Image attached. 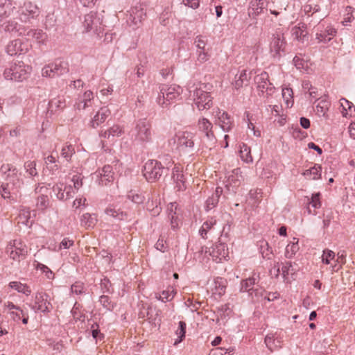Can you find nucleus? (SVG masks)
I'll return each mask as SVG.
<instances>
[{"label":"nucleus","instance_id":"1","mask_svg":"<svg viewBox=\"0 0 355 355\" xmlns=\"http://www.w3.org/2000/svg\"><path fill=\"white\" fill-rule=\"evenodd\" d=\"M143 175L149 182H155L162 176H167L169 173V167L164 166L157 160L150 159L144 166Z\"/></svg>","mask_w":355,"mask_h":355},{"label":"nucleus","instance_id":"2","mask_svg":"<svg viewBox=\"0 0 355 355\" xmlns=\"http://www.w3.org/2000/svg\"><path fill=\"white\" fill-rule=\"evenodd\" d=\"M132 137L141 143H148L152 141V125L146 118L135 121L134 128L131 130Z\"/></svg>","mask_w":355,"mask_h":355},{"label":"nucleus","instance_id":"3","mask_svg":"<svg viewBox=\"0 0 355 355\" xmlns=\"http://www.w3.org/2000/svg\"><path fill=\"white\" fill-rule=\"evenodd\" d=\"M212 123L206 118H202L198 120V128L200 132L204 134L201 138L202 147L211 149L214 146L216 138L212 130Z\"/></svg>","mask_w":355,"mask_h":355},{"label":"nucleus","instance_id":"4","mask_svg":"<svg viewBox=\"0 0 355 355\" xmlns=\"http://www.w3.org/2000/svg\"><path fill=\"white\" fill-rule=\"evenodd\" d=\"M182 92L181 87L176 85H162L157 98V103L162 107H167L174 99L178 98Z\"/></svg>","mask_w":355,"mask_h":355},{"label":"nucleus","instance_id":"5","mask_svg":"<svg viewBox=\"0 0 355 355\" xmlns=\"http://www.w3.org/2000/svg\"><path fill=\"white\" fill-rule=\"evenodd\" d=\"M254 83L257 85V90L259 96L268 98L275 91V87L269 80V75L267 72L263 71L254 77Z\"/></svg>","mask_w":355,"mask_h":355},{"label":"nucleus","instance_id":"6","mask_svg":"<svg viewBox=\"0 0 355 355\" xmlns=\"http://www.w3.org/2000/svg\"><path fill=\"white\" fill-rule=\"evenodd\" d=\"M83 26L87 32L93 31L99 35L103 31V16L97 12H90L85 15Z\"/></svg>","mask_w":355,"mask_h":355},{"label":"nucleus","instance_id":"7","mask_svg":"<svg viewBox=\"0 0 355 355\" xmlns=\"http://www.w3.org/2000/svg\"><path fill=\"white\" fill-rule=\"evenodd\" d=\"M69 64L63 60H58L50 64L42 69V76L54 78L66 74L69 72Z\"/></svg>","mask_w":355,"mask_h":355},{"label":"nucleus","instance_id":"8","mask_svg":"<svg viewBox=\"0 0 355 355\" xmlns=\"http://www.w3.org/2000/svg\"><path fill=\"white\" fill-rule=\"evenodd\" d=\"M25 67L23 62L14 64L4 70V78L7 80L22 81L27 78V71Z\"/></svg>","mask_w":355,"mask_h":355},{"label":"nucleus","instance_id":"9","mask_svg":"<svg viewBox=\"0 0 355 355\" xmlns=\"http://www.w3.org/2000/svg\"><path fill=\"white\" fill-rule=\"evenodd\" d=\"M286 46V42L282 33L276 32L272 35L270 50L272 57L279 58L282 53L285 52Z\"/></svg>","mask_w":355,"mask_h":355},{"label":"nucleus","instance_id":"10","mask_svg":"<svg viewBox=\"0 0 355 355\" xmlns=\"http://www.w3.org/2000/svg\"><path fill=\"white\" fill-rule=\"evenodd\" d=\"M34 306H31V309L35 311H40L44 314H48L53 309V306L50 302V296L46 293L37 292L35 297Z\"/></svg>","mask_w":355,"mask_h":355},{"label":"nucleus","instance_id":"11","mask_svg":"<svg viewBox=\"0 0 355 355\" xmlns=\"http://www.w3.org/2000/svg\"><path fill=\"white\" fill-rule=\"evenodd\" d=\"M193 96L194 103L199 110L209 109L213 105V97L201 87L195 89Z\"/></svg>","mask_w":355,"mask_h":355},{"label":"nucleus","instance_id":"12","mask_svg":"<svg viewBox=\"0 0 355 355\" xmlns=\"http://www.w3.org/2000/svg\"><path fill=\"white\" fill-rule=\"evenodd\" d=\"M31 44L28 42H23L20 39H16L9 42L6 46V51L10 55H22L26 53Z\"/></svg>","mask_w":355,"mask_h":355},{"label":"nucleus","instance_id":"13","mask_svg":"<svg viewBox=\"0 0 355 355\" xmlns=\"http://www.w3.org/2000/svg\"><path fill=\"white\" fill-rule=\"evenodd\" d=\"M20 187H15L8 182H3L0 187V193L1 196L8 200L10 203H14L17 201Z\"/></svg>","mask_w":355,"mask_h":355},{"label":"nucleus","instance_id":"14","mask_svg":"<svg viewBox=\"0 0 355 355\" xmlns=\"http://www.w3.org/2000/svg\"><path fill=\"white\" fill-rule=\"evenodd\" d=\"M194 134L191 132H184L178 137V145L179 148L187 153H192L194 148Z\"/></svg>","mask_w":355,"mask_h":355},{"label":"nucleus","instance_id":"15","mask_svg":"<svg viewBox=\"0 0 355 355\" xmlns=\"http://www.w3.org/2000/svg\"><path fill=\"white\" fill-rule=\"evenodd\" d=\"M209 254L216 262H220L222 259L228 257V248L225 243L219 241L211 248Z\"/></svg>","mask_w":355,"mask_h":355},{"label":"nucleus","instance_id":"16","mask_svg":"<svg viewBox=\"0 0 355 355\" xmlns=\"http://www.w3.org/2000/svg\"><path fill=\"white\" fill-rule=\"evenodd\" d=\"M291 35L294 40H296L302 43L308 42L309 36L306 25L304 23L299 24L291 29Z\"/></svg>","mask_w":355,"mask_h":355},{"label":"nucleus","instance_id":"17","mask_svg":"<svg viewBox=\"0 0 355 355\" xmlns=\"http://www.w3.org/2000/svg\"><path fill=\"white\" fill-rule=\"evenodd\" d=\"M172 179L175 183L177 191H183L187 189L185 178L179 166H174L172 171Z\"/></svg>","mask_w":355,"mask_h":355},{"label":"nucleus","instance_id":"18","mask_svg":"<svg viewBox=\"0 0 355 355\" xmlns=\"http://www.w3.org/2000/svg\"><path fill=\"white\" fill-rule=\"evenodd\" d=\"M260 280V274L259 272H253L252 277L245 279H242L240 286V292H250L253 290V286L259 284Z\"/></svg>","mask_w":355,"mask_h":355},{"label":"nucleus","instance_id":"19","mask_svg":"<svg viewBox=\"0 0 355 355\" xmlns=\"http://www.w3.org/2000/svg\"><path fill=\"white\" fill-rule=\"evenodd\" d=\"M266 3V0H252L248 8L249 17L255 19L263 12Z\"/></svg>","mask_w":355,"mask_h":355},{"label":"nucleus","instance_id":"20","mask_svg":"<svg viewBox=\"0 0 355 355\" xmlns=\"http://www.w3.org/2000/svg\"><path fill=\"white\" fill-rule=\"evenodd\" d=\"M110 114L111 112L107 107H101L90 121V126L96 128L106 120Z\"/></svg>","mask_w":355,"mask_h":355},{"label":"nucleus","instance_id":"21","mask_svg":"<svg viewBox=\"0 0 355 355\" xmlns=\"http://www.w3.org/2000/svg\"><path fill=\"white\" fill-rule=\"evenodd\" d=\"M105 214L116 220H123L127 217V213L113 205H110L105 209Z\"/></svg>","mask_w":355,"mask_h":355},{"label":"nucleus","instance_id":"22","mask_svg":"<svg viewBox=\"0 0 355 355\" xmlns=\"http://www.w3.org/2000/svg\"><path fill=\"white\" fill-rule=\"evenodd\" d=\"M223 193V189L220 187L216 188L214 193L208 198L205 202L206 211H209L213 208L216 207L218 203L220 195Z\"/></svg>","mask_w":355,"mask_h":355},{"label":"nucleus","instance_id":"23","mask_svg":"<svg viewBox=\"0 0 355 355\" xmlns=\"http://www.w3.org/2000/svg\"><path fill=\"white\" fill-rule=\"evenodd\" d=\"M113 175L112 167L110 165L104 166L100 173L101 178L99 184L101 185H107L109 182H112L114 180Z\"/></svg>","mask_w":355,"mask_h":355},{"label":"nucleus","instance_id":"24","mask_svg":"<svg viewBox=\"0 0 355 355\" xmlns=\"http://www.w3.org/2000/svg\"><path fill=\"white\" fill-rule=\"evenodd\" d=\"M23 31L24 35L28 36V37L35 39V40L39 43H44L47 37V35L45 33L43 32L42 30L29 29L26 31L25 28H23Z\"/></svg>","mask_w":355,"mask_h":355},{"label":"nucleus","instance_id":"25","mask_svg":"<svg viewBox=\"0 0 355 355\" xmlns=\"http://www.w3.org/2000/svg\"><path fill=\"white\" fill-rule=\"evenodd\" d=\"M45 164L46 168L52 175L56 174L60 169V166L58 164L59 160L53 155H49L45 159Z\"/></svg>","mask_w":355,"mask_h":355},{"label":"nucleus","instance_id":"26","mask_svg":"<svg viewBox=\"0 0 355 355\" xmlns=\"http://www.w3.org/2000/svg\"><path fill=\"white\" fill-rule=\"evenodd\" d=\"M265 343L268 349L273 352L274 350L281 347V338L275 337V334H269L265 338Z\"/></svg>","mask_w":355,"mask_h":355},{"label":"nucleus","instance_id":"27","mask_svg":"<svg viewBox=\"0 0 355 355\" xmlns=\"http://www.w3.org/2000/svg\"><path fill=\"white\" fill-rule=\"evenodd\" d=\"M15 7L9 0H0V21L11 15Z\"/></svg>","mask_w":355,"mask_h":355},{"label":"nucleus","instance_id":"28","mask_svg":"<svg viewBox=\"0 0 355 355\" xmlns=\"http://www.w3.org/2000/svg\"><path fill=\"white\" fill-rule=\"evenodd\" d=\"M257 245L263 259H266L268 260L272 259L273 255L272 250L267 241L261 240L258 242Z\"/></svg>","mask_w":355,"mask_h":355},{"label":"nucleus","instance_id":"29","mask_svg":"<svg viewBox=\"0 0 355 355\" xmlns=\"http://www.w3.org/2000/svg\"><path fill=\"white\" fill-rule=\"evenodd\" d=\"M336 33V31L334 28L328 27L325 30H320V33H316V39L319 42L327 43L331 38L329 36H334Z\"/></svg>","mask_w":355,"mask_h":355},{"label":"nucleus","instance_id":"30","mask_svg":"<svg viewBox=\"0 0 355 355\" xmlns=\"http://www.w3.org/2000/svg\"><path fill=\"white\" fill-rule=\"evenodd\" d=\"M218 123L221 127V128L226 132L230 131L232 127L231 118L230 115L225 112H223L221 114L218 115Z\"/></svg>","mask_w":355,"mask_h":355},{"label":"nucleus","instance_id":"31","mask_svg":"<svg viewBox=\"0 0 355 355\" xmlns=\"http://www.w3.org/2000/svg\"><path fill=\"white\" fill-rule=\"evenodd\" d=\"M66 107V101L63 97H58L51 100L49 102V112L51 113Z\"/></svg>","mask_w":355,"mask_h":355},{"label":"nucleus","instance_id":"32","mask_svg":"<svg viewBox=\"0 0 355 355\" xmlns=\"http://www.w3.org/2000/svg\"><path fill=\"white\" fill-rule=\"evenodd\" d=\"M322 166L320 164H315L313 167L306 170L303 175L312 180H318L321 178Z\"/></svg>","mask_w":355,"mask_h":355},{"label":"nucleus","instance_id":"33","mask_svg":"<svg viewBox=\"0 0 355 355\" xmlns=\"http://www.w3.org/2000/svg\"><path fill=\"white\" fill-rule=\"evenodd\" d=\"M3 30L6 32L19 33V35L23 34V28L21 26L15 21H8L3 24Z\"/></svg>","mask_w":355,"mask_h":355},{"label":"nucleus","instance_id":"34","mask_svg":"<svg viewBox=\"0 0 355 355\" xmlns=\"http://www.w3.org/2000/svg\"><path fill=\"white\" fill-rule=\"evenodd\" d=\"M239 148V154L241 159L246 163H252L253 162V159L251 155L250 148L245 143L240 144Z\"/></svg>","mask_w":355,"mask_h":355},{"label":"nucleus","instance_id":"35","mask_svg":"<svg viewBox=\"0 0 355 355\" xmlns=\"http://www.w3.org/2000/svg\"><path fill=\"white\" fill-rule=\"evenodd\" d=\"M9 287L12 289H15L19 293H21L26 296H28L31 293V289L29 286L26 284H22L20 282H10L9 283Z\"/></svg>","mask_w":355,"mask_h":355},{"label":"nucleus","instance_id":"36","mask_svg":"<svg viewBox=\"0 0 355 355\" xmlns=\"http://www.w3.org/2000/svg\"><path fill=\"white\" fill-rule=\"evenodd\" d=\"M0 172L3 178H10L18 173L17 168L11 164H3L0 168Z\"/></svg>","mask_w":355,"mask_h":355},{"label":"nucleus","instance_id":"37","mask_svg":"<svg viewBox=\"0 0 355 355\" xmlns=\"http://www.w3.org/2000/svg\"><path fill=\"white\" fill-rule=\"evenodd\" d=\"M97 222V219L95 216H93L89 213L83 214L80 218L81 225L86 227H94Z\"/></svg>","mask_w":355,"mask_h":355},{"label":"nucleus","instance_id":"38","mask_svg":"<svg viewBox=\"0 0 355 355\" xmlns=\"http://www.w3.org/2000/svg\"><path fill=\"white\" fill-rule=\"evenodd\" d=\"M235 82L234 83V87L236 89H240L244 85H248L249 83V79L246 70H243L239 76L237 77V75L235 76Z\"/></svg>","mask_w":355,"mask_h":355},{"label":"nucleus","instance_id":"39","mask_svg":"<svg viewBox=\"0 0 355 355\" xmlns=\"http://www.w3.org/2000/svg\"><path fill=\"white\" fill-rule=\"evenodd\" d=\"M298 239L293 238V241L287 245L285 251V257L291 258L299 250Z\"/></svg>","mask_w":355,"mask_h":355},{"label":"nucleus","instance_id":"40","mask_svg":"<svg viewBox=\"0 0 355 355\" xmlns=\"http://www.w3.org/2000/svg\"><path fill=\"white\" fill-rule=\"evenodd\" d=\"M159 311L152 309L151 308L148 309L146 317L147 320L152 325L156 326L157 324L159 325V322L161 321L160 318H158L159 315Z\"/></svg>","mask_w":355,"mask_h":355},{"label":"nucleus","instance_id":"41","mask_svg":"<svg viewBox=\"0 0 355 355\" xmlns=\"http://www.w3.org/2000/svg\"><path fill=\"white\" fill-rule=\"evenodd\" d=\"M127 197L129 200L137 204H141L145 200V196L139 191L131 190L129 191Z\"/></svg>","mask_w":355,"mask_h":355},{"label":"nucleus","instance_id":"42","mask_svg":"<svg viewBox=\"0 0 355 355\" xmlns=\"http://www.w3.org/2000/svg\"><path fill=\"white\" fill-rule=\"evenodd\" d=\"M146 17V13L143 9H137V8L132 10L130 14V19L132 21L137 25L138 23H141Z\"/></svg>","mask_w":355,"mask_h":355},{"label":"nucleus","instance_id":"43","mask_svg":"<svg viewBox=\"0 0 355 355\" xmlns=\"http://www.w3.org/2000/svg\"><path fill=\"white\" fill-rule=\"evenodd\" d=\"M320 11V6L314 3L313 0H309L308 3L304 6V12L308 16H311L314 13Z\"/></svg>","mask_w":355,"mask_h":355},{"label":"nucleus","instance_id":"44","mask_svg":"<svg viewBox=\"0 0 355 355\" xmlns=\"http://www.w3.org/2000/svg\"><path fill=\"white\" fill-rule=\"evenodd\" d=\"M53 191L56 194L57 198L60 200H67L70 197V192L67 191L64 192V189H63V184L60 185L55 184L53 187Z\"/></svg>","mask_w":355,"mask_h":355},{"label":"nucleus","instance_id":"45","mask_svg":"<svg viewBox=\"0 0 355 355\" xmlns=\"http://www.w3.org/2000/svg\"><path fill=\"white\" fill-rule=\"evenodd\" d=\"M99 302L107 311H112L116 305L114 302L111 300L109 296L105 295L100 297Z\"/></svg>","mask_w":355,"mask_h":355},{"label":"nucleus","instance_id":"46","mask_svg":"<svg viewBox=\"0 0 355 355\" xmlns=\"http://www.w3.org/2000/svg\"><path fill=\"white\" fill-rule=\"evenodd\" d=\"M330 106V102L326 98H322L316 105V112L319 115L325 116Z\"/></svg>","mask_w":355,"mask_h":355},{"label":"nucleus","instance_id":"47","mask_svg":"<svg viewBox=\"0 0 355 355\" xmlns=\"http://www.w3.org/2000/svg\"><path fill=\"white\" fill-rule=\"evenodd\" d=\"M186 322L184 321H180L178 323V329L176 331V334L178 336V339H177L174 345H177L178 343H181L185 338L186 334Z\"/></svg>","mask_w":355,"mask_h":355},{"label":"nucleus","instance_id":"48","mask_svg":"<svg viewBox=\"0 0 355 355\" xmlns=\"http://www.w3.org/2000/svg\"><path fill=\"white\" fill-rule=\"evenodd\" d=\"M215 288L219 295H223L225 293L227 280L224 278L218 277L214 281Z\"/></svg>","mask_w":355,"mask_h":355},{"label":"nucleus","instance_id":"49","mask_svg":"<svg viewBox=\"0 0 355 355\" xmlns=\"http://www.w3.org/2000/svg\"><path fill=\"white\" fill-rule=\"evenodd\" d=\"M216 220H213V218H211L210 220H207L202 224V227L199 230V233L202 238L205 239H207V234L208 231L211 230L214 225L216 224Z\"/></svg>","mask_w":355,"mask_h":355},{"label":"nucleus","instance_id":"50","mask_svg":"<svg viewBox=\"0 0 355 355\" xmlns=\"http://www.w3.org/2000/svg\"><path fill=\"white\" fill-rule=\"evenodd\" d=\"M74 153L75 149L71 144L64 146L61 150L62 157H64L67 162L71 161V158Z\"/></svg>","mask_w":355,"mask_h":355},{"label":"nucleus","instance_id":"51","mask_svg":"<svg viewBox=\"0 0 355 355\" xmlns=\"http://www.w3.org/2000/svg\"><path fill=\"white\" fill-rule=\"evenodd\" d=\"M175 294L176 291L173 288L169 287L166 291H163L162 292V294L159 296V300H161L162 302L171 301L173 299Z\"/></svg>","mask_w":355,"mask_h":355},{"label":"nucleus","instance_id":"52","mask_svg":"<svg viewBox=\"0 0 355 355\" xmlns=\"http://www.w3.org/2000/svg\"><path fill=\"white\" fill-rule=\"evenodd\" d=\"M35 268L37 270H40L43 273H44L46 278L49 279H53L55 277V275L52 272V270L47 266L43 263L37 262L35 265Z\"/></svg>","mask_w":355,"mask_h":355},{"label":"nucleus","instance_id":"53","mask_svg":"<svg viewBox=\"0 0 355 355\" xmlns=\"http://www.w3.org/2000/svg\"><path fill=\"white\" fill-rule=\"evenodd\" d=\"M49 205V199L47 196L40 195L37 198L36 206L40 210L46 209Z\"/></svg>","mask_w":355,"mask_h":355},{"label":"nucleus","instance_id":"54","mask_svg":"<svg viewBox=\"0 0 355 355\" xmlns=\"http://www.w3.org/2000/svg\"><path fill=\"white\" fill-rule=\"evenodd\" d=\"M173 207H175V209H176V206L174 204L171 203V207L168 208V209L170 210V212L168 214V217L171 220V227L173 229H175L178 226V216L175 211V212L173 211Z\"/></svg>","mask_w":355,"mask_h":355},{"label":"nucleus","instance_id":"55","mask_svg":"<svg viewBox=\"0 0 355 355\" xmlns=\"http://www.w3.org/2000/svg\"><path fill=\"white\" fill-rule=\"evenodd\" d=\"M100 285L103 293H112L114 292L112 288V283L107 277L101 279Z\"/></svg>","mask_w":355,"mask_h":355},{"label":"nucleus","instance_id":"56","mask_svg":"<svg viewBox=\"0 0 355 355\" xmlns=\"http://www.w3.org/2000/svg\"><path fill=\"white\" fill-rule=\"evenodd\" d=\"M36 163L35 161H28L24 164V168L26 170V172L29 173L31 176L37 175V172L36 170Z\"/></svg>","mask_w":355,"mask_h":355},{"label":"nucleus","instance_id":"57","mask_svg":"<svg viewBox=\"0 0 355 355\" xmlns=\"http://www.w3.org/2000/svg\"><path fill=\"white\" fill-rule=\"evenodd\" d=\"M80 306V305L78 303L76 302L72 310H71V313L73 316V318L76 320V321H77V320L84 321L85 318V314L79 312Z\"/></svg>","mask_w":355,"mask_h":355},{"label":"nucleus","instance_id":"58","mask_svg":"<svg viewBox=\"0 0 355 355\" xmlns=\"http://www.w3.org/2000/svg\"><path fill=\"white\" fill-rule=\"evenodd\" d=\"M342 101H344V103H341V106L343 108V110H345L346 112L345 113L343 112V114L344 116H346L347 114H348V111L350 112L349 114H352V109H354V112H355V106L353 105L352 103L349 102L345 98H342Z\"/></svg>","mask_w":355,"mask_h":355},{"label":"nucleus","instance_id":"59","mask_svg":"<svg viewBox=\"0 0 355 355\" xmlns=\"http://www.w3.org/2000/svg\"><path fill=\"white\" fill-rule=\"evenodd\" d=\"M4 181L10 183L12 185V184H15V187H18L20 188L23 184V180L20 178V174H17L10 178H4Z\"/></svg>","mask_w":355,"mask_h":355},{"label":"nucleus","instance_id":"60","mask_svg":"<svg viewBox=\"0 0 355 355\" xmlns=\"http://www.w3.org/2000/svg\"><path fill=\"white\" fill-rule=\"evenodd\" d=\"M194 44H196V46L198 49V52L206 51L205 46L207 44V41L204 39L202 36H197L196 38L195 39Z\"/></svg>","mask_w":355,"mask_h":355},{"label":"nucleus","instance_id":"61","mask_svg":"<svg viewBox=\"0 0 355 355\" xmlns=\"http://www.w3.org/2000/svg\"><path fill=\"white\" fill-rule=\"evenodd\" d=\"M320 196L321 194L320 192L313 193L309 200L310 201L309 203L315 209H318L321 207Z\"/></svg>","mask_w":355,"mask_h":355},{"label":"nucleus","instance_id":"62","mask_svg":"<svg viewBox=\"0 0 355 355\" xmlns=\"http://www.w3.org/2000/svg\"><path fill=\"white\" fill-rule=\"evenodd\" d=\"M217 309L218 315L221 319H225L226 315H228L229 313L230 312L228 304L221 305L220 306L218 307Z\"/></svg>","mask_w":355,"mask_h":355},{"label":"nucleus","instance_id":"63","mask_svg":"<svg viewBox=\"0 0 355 355\" xmlns=\"http://www.w3.org/2000/svg\"><path fill=\"white\" fill-rule=\"evenodd\" d=\"M71 291L73 293L80 295L84 293V284L81 282H76L72 284Z\"/></svg>","mask_w":355,"mask_h":355},{"label":"nucleus","instance_id":"64","mask_svg":"<svg viewBox=\"0 0 355 355\" xmlns=\"http://www.w3.org/2000/svg\"><path fill=\"white\" fill-rule=\"evenodd\" d=\"M171 17V12L170 11L169 8H166L164 12H163L160 16V23L166 26L170 22V19Z\"/></svg>","mask_w":355,"mask_h":355}]
</instances>
